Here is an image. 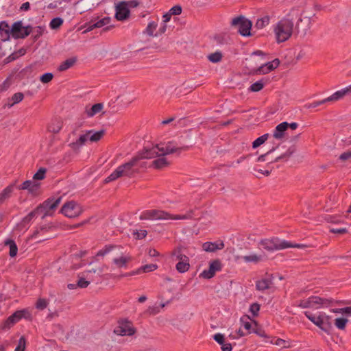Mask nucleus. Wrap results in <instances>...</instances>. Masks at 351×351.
Here are the masks:
<instances>
[{
  "label": "nucleus",
  "mask_w": 351,
  "mask_h": 351,
  "mask_svg": "<svg viewBox=\"0 0 351 351\" xmlns=\"http://www.w3.org/2000/svg\"><path fill=\"white\" fill-rule=\"evenodd\" d=\"M12 36L14 39H23L28 36L32 32V26L23 25L21 21L14 22L11 27Z\"/></svg>",
  "instance_id": "nucleus-8"
},
{
  "label": "nucleus",
  "mask_w": 351,
  "mask_h": 351,
  "mask_svg": "<svg viewBox=\"0 0 351 351\" xmlns=\"http://www.w3.org/2000/svg\"><path fill=\"white\" fill-rule=\"evenodd\" d=\"M40 184L34 181L27 191L33 196H36L40 194Z\"/></svg>",
  "instance_id": "nucleus-45"
},
{
  "label": "nucleus",
  "mask_w": 351,
  "mask_h": 351,
  "mask_svg": "<svg viewBox=\"0 0 351 351\" xmlns=\"http://www.w3.org/2000/svg\"><path fill=\"white\" fill-rule=\"evenodd\" d=\"M139 161L138 158L134 156L128 162L119 166L109 176H108L104 180L105 183L114 181L122 176L133 178L136 173H139V169L137 168L138 162Z\"/></svg>",
  "instance_id": "nucleus-1"
},
{
  "label": "nucleus",
  "mask_w": 351,
  "mask_h": 351,
  "mask_svg": "<svg viewBox=\"0 0 351 351\" xmlns=\"http://www.w3.org/2000/svg\"><path fill=\"white\" fill-rule=\"evenodd\" d=\"M184 249L185 248L182 245L176 247L172 251L171 256H175L176 259L178 261H186V259H189V257L183 252Z\"/></svg>",
  "instance_id": "nucleus-27"
},
{
  "label": "nucleus",
  "mask_w": 351,
  "mask_h": 351,
  "mask_svg": "<svg viewBox=\"0 0 351 351\" xmlns=\"http://www.w3.org/2000/svg\"><path fill=\"white\" fill-rule=\"evenodd\" d=\"M269 137V134L267 133V134H265L261 136L260 137L257 138L256 140H254L252 142V148L253 149L258 148V147H260L261 145L264 144L268 140Z\"/></svg>",
  "instance_id": "nucleus-37"
},
{
  "label": "nucleus",
  "mask_w": 351,
  "mask_h": 351,
  "mask_svg": "<svg viewBox=\"0 0 351 351\" xmlns=\"http://www.w3.org/2000/svg\"><path fill=\"white\" fill-rule=\"evenodd\" d=\"M347 322L348 319L344 317H339L335 319V325L340 330L345 329Z\"/></svg>",
  "instance_id": "nucleus-48"
},
{
  "label": "nucleus",
  "mask_w": 351,
  "mask_h": 351,
  "mask_svg": "<svg viewBox=\"0 0 351 351\" xmlns=\"http://www.w3.org/2000/svg\"><path fill=\"white\" fill-rule=\"evenodd\" d=\"M214 40L217 45H223L228 44V39L224 35L218 34L214 37Z\"/></svg>",
  "instance_id": "nucleus-51"
},
{
  "label": "nucleus",
  "mask_w": 351,
  "mask_h": 351,
  "mask_svg": "<svg viewBox=\"0 0 351 351\" xmlns=\"http://www.w3.org/2000/svg\"><path fill=\"white\" fill-rule=\"evenodd\" d=\"M82 212L81 207L74 201L66 202L60 209V213L69 218L78 217Z\"/></svg>",
  "instance_id": "nucleus-10"
},
{
  "label": "nucleus",
  "mask_w": 351,
  "mask_h": 351,
  "mask_svg": "<svg viewBox=\"0 0 351 351\" xmlns=\"http://www.w3.org/2000/svg\"><path fill=\"white\" fill-rule=\"evenodd\" d=\"M135 156L138 158L139 160L161 156L160 144H156L152 147L145 146L143 149L138 151Z\"/></svg>",
  "instance_id": "nucleus-9"
},
{
  "label": "nucleus",
  "mask_w": 351,
  "mask_h": 351,
  "mask_svg": "<svg viewBox=\"0 0 351 351\" xmlns=\"http://www.w3.org/2000/svg\"><path fill=\"white\" fill-rule=\"evenodd\" d=\"M92 135L88 136V138L91 142H97L99 141L105 134V130H101L99 131L92 132Z\"/></svg>",
  "instance_id": "nucleus-46"
},
{
  "label": "nucleus",
  "mask_w": 351,
  "mask_h": 351,
  "mask_svg": "<svg viewBox=\"0 0 351 351\" xmlns=\"http://www.w3.org/2000/svg\"><path fill=\"white\" fill-rule=\"evenodd\" d=\"M132 260L130 256H121L119 258H114L112 260L118 268L127 267L128 263Z\"/></svg>",
  "instance_id": "nucleus-33"
},
{
  "label": "nucleus",
  "mask_w": 351,
  "mask_h": 351,
  "mask_svg": "<svg viewBox=\"0 0 351 351\" xmlns=\"http://www.w3.org/2000/svg\"><path fill=\"white\" fill-rule=\"evenodd\" d=\"M280 63V62L278 58H276L271 62H268L265 63V64L267 67L266 69H267V72L269 73V72L274 71L275 69H276L279 66Z\"/></svg>",
  "instance_id": "nucleus-47"
},
{
  "label": "nucleus",
  "mask_w": 351,
  "mask_h": 351,
  "mask_svg": "<svg viewBox=\"0 0 351 351\" xmlns=\"http://www.w3.org/2000/svg\"><path fill=\"white\" fill-rule=\"evenodd\" d=\"M119 245L108 244L106 245L104 247L99 250L96 254L97 256H104L114 249L119 247Z\"/></svg>",
  "instance_id": "nucleus-35"
},
{
  "label": "nucleus",
  "mask_w": 351,
  "mask_h": 351,
  "mask_svg": "<svg viewBox=\"0 0 351 351\" xmlns=\"http://www.w3.org/2000/svg\"><path fill=\"white\" fill-rule=\"evenodd\" d=\"M130 15V11L128 8L126 1H121L115 6V19L119 21L127 20Z\"/></svg>",
  "instance_id": "nucleus-12"
},
{
  "label": "nucleus",
  "mask_w": 351,
  "mask_h": 351,
  "mask_svg": "<svg viewBox=\"0 0 351 351\" xmlns=\"http://www.w3.org/2000/svg\"><path fill=\"white\" fill-rule=\"evenodd\" d=\"M189 146L176 147L174 146H172L171 143H169L166 145L165 147L160 145V155H161V156H165V155L171 154H173V153H176V152L180 153V152H182V151H186V150L189 149Z\"/></svg>",
  "instance_id": "nucleus-16"
},
{
  "label": "nucleus",
  "mask_w": 351,
  "mask_h": 351,
  "mask_svg": "<svg viewBox=\"0 0 351 351\" xmlns=\"http://www.w3.org/2000/svg\"><path fill=\"white\" fill-rule=\"evenodd\" d=\"M104 108V105L102 103H97L93 105L91 107H88V106L85 108L84 112L86 114L88 117H92L100 112Z\"/></svg>",
  "instance_id": "nucleus-24"
},
{
  "label": "nucleus",
  "mask_w": 351,
  "mask_h": 351,
  "mask_svg": "<svg viewBox=\"0 0 351 351\" xmlns=\"http://www.w3.org/2000/svg\"><path fill=\"white\" fill-rule=\"evenodd\" d=\"M45 31V28L42 26H36L35 27H32V40L34 42H36L40 36H43Z\"/></svg>",
  "instance_id": "nucleus-39"
},
{
  "label": "nucleus",
  "mask_w": 351,
  "mask_h": 351,
  "mask_svg": "<svg viewBox=\"0 0 351 351\" xmlns=\"http://www.w3.org/2000/svg\"><path fill=\"white\" fill-rule=\"evenodd\" d=\"M26 348V339L24 336L20 337L18 345L14 351H25Z\"/></svg>",
  "instance_id": "nucleus-52"
},
{
  "label": "nucleus",
  "mask_w": 351,
  "mask_h": 351,
  "mask_svg": "<svg viewBox=\"0 0 351 351\" xmlns=\"http://www.w3.org/2000/svg\"><path fill=\"white\" fill-rule=\"evenodd\" d=\"M53 228V226L51 223H49V224H45V225H42V226H38V227H36V230L34 231V232H33V234L32 235V238H36L37 237V235L40 232H48L49 230H50Z\"/></svg>",
  "instance_id": "nucleus-40"
},
{
  "label": "nucleus",
  "mask_w": 351,
  "mask_h": 351,
  "mask_svg": "<svg viewBox=\"0 0 351 351\" xmlns=\"http://www.w3.org/2000/svg\"><path fill=\"white\" fill-rule=\"evenodd\" d=\"M38 215H39L38 214L37 211L34 208L29 214H27L25 217H24L20 222H19L16 224V230L21 231L23 229L28 228L32 219L34 218L38 217Z\"/></svg>",
  "instance_id": "nucleus-14"
},
{
  "label": "nucleus",
  "mask_w": 351,
  "mask_h": 351,
  "mask_svg": "<svg viewBox=\"0 0 351 351\" xmlns=\"http://www.w3.org/2000/svg\"><path fill=\"white\" fill-rule=\"evenodd\" d=\"M272 284L271 278L262 279L256 281V288L258 291H265L270 288V285Z\"/></svg>",
  "instance_id": "nucleus-29"
},
{
  "label": "nucleus",
  "mask_w": 351,
  "mask_h": 351,
  "mask_svg": "<svg viewBox=\"0 0 351 351\" xmlns=\"http://www.w3.org/2000/svg\"><path fill=\"white\" fill-rule=\"evenodd\" d=\"M279 145H278L276 147H272L271 149H270L267 152H266L265 154H262L261 156H259L257 159H256V162H264L266 160V157L271 154L272 152H274L278 147Z\"/></svg>",
  "instance_id": "nucleus-56"
},
{
  "label": "nucleus",
  "mask_w": 351,
  "mask_h": 351,
  "mask_svg": "<svg viewBox=\"0 0 351 351\" xmlns=\"http://www.w3.org/2000/svg\"><path fill=\"white\" fill-rule=\"evenodd\" d=\"M103 0H99L97 3L93 2L91 0H84L80 3L81 11L80 14L84 12L93 10L97 6H98Z\"/></svg>",
  "instance_id": "nucleus-22"
},
{
  "label": "nucleus",
  "mask_w": 351,
  "mask_h": 351,
  "mask_svg": "<svg viewBox=\"0 0 351 351\" xmlns=\"http://www.w3.org/2000/svg\"><path fill=\"white\" fill-rule=\"evenodd\" d=\"M23 97L24 95L22 93H14L11 98V101H12V103L10 104V106H12L14 104L19 103L23 100Z\"/></svg>",
  "instance_id": "nucleus-54"
},
{
  "label": "nucleus",
  "mask_w": 351,
  "mask_h": 351,
  "mask_svg": "<svg viewBox=\"0 0 351 351\" xmlns=\"http://www.w3.org/2000/svg\"><path fill=\"white\" fill-rule=\"evenodd\" d=\"M47 169L45 168H40L37 172L34 175L33 179L35 180H41L45 178Z\"/></svg>",
  "instance_id": "nucleus-49"
},
{
  "label": "nucleus",
  "mask_w": 351,
  "mask_h": 351,
  "mask_svg": "<svg viewBox=\"0 0 351 351\" xmlns=\"http://www.w3.org/2000/svg\"><path fill=\"white\" fill-rule=\"evenodd\" d=\"M93 132V130H88L86 134L81 135L75 142L71 143L69 147L74 151L78 150L85 144L88 138V136Z\"/></svg>",
  "instance_id": "nucleus-18"
},
{
  "label": "nucleus",
  "mask_w": 351,
  "mask_h": 351,
  "mask_svg": "<svg viewBox=\"0 0 351 351\" xmlns=\"http://www.w3.org/2000/svg\"><path fill=\"white\" fill-rule=\"evenodd\" d=\"M62 128V122L60 119L53 120L48 126V130L53 134L58 133Z\"/></svg>",
  "instance_id": "nucleus-28"
},
{
  "label": "nucleus",
  "mask_w": 351,
  "mask_h": 351,
  "mask_svg": "<svg viewBox=\"0 0 351 351\" xmlns=\"http://www.w3.org/2000/svg\"><path fill=\"white\" fill-rule=\"evenodd\" d=\"M14 184H10L0 193V204L4 202L5 200L11 196V194L14 191Z\"/></svg>",
  "instance_id": "nucleus-30"
},
{
  "label": "nucleus",
  "mask_w": 351,
  "mask_h": 351,
  "mask_svg": "<svg viewBox=\"0 0 351 351\" xmlns=\"http://www.w3.org/2000/svg\"><path fill=\"white\" fill-rule=\"evenodd\" d=\"M182 8L181 5H176L172 7L169 12L171 13V15H180L182 13Z\"/></svg>",
  "instance_id": "nucleus-64"
},
{
  "label": "nucleus",
  "mask_w": 351,
  "mask_h": 351,
  "mask_svg": "<svg viewBox=\"0 0 351 351\" xmlns=\"http://www.w3.org/2000/svg\"><path fill=\"white\" fill-rule=\"evenodd\" d=\"M231 25L238 29V32L243 36H250V31L252 27V23L250 20L240 15L234 18L231 21Z\"/></svg>",
  "instance_id": "nucleus-7"
},
{
  "label": "nucleus",
  "mask_w": 351,
  "mask_h": 351,
  "mask_svg": "<svg viewBox=\"0 0 351 351\" xmlns=\"http://www.w3.org/2000/svg\"><path fill=\"white\" fill-rule=\"evenodd\" d=\"M90 285V281L86 280L85 278H80L77 282V286L79 288H86Z\"/></svg>",
  "instance_id": "nucleus-63"
},
{
  "label": "nucleus",
  "mask_w": 351,
  "mask_h": 351,
  "mask_svg": "<svg viewBox=\"0 0 351 351\" xmlns=\"http://www.w3.org/2000/svg\"><path fill=\"white\" fill-rule=\"evenodd\" d=\"M260 308H261L260 304L255 302L250 305V311L253 315V316L256 317L258 315Z\"/></svg>",
  "instance_id": "nucleus-57"
},
{
  "label": "nucleus",
  "mask_w": 351,
  "mask_h": 351,
  "mask_svg": "<svg viewBox=\"0 0 351 351\" xmlns=\"http://www.w3.org/2000/svg\"><path fill=\"white\" fill-rule=\"evenodd\" d=\"M0 34L4 41L8 40L12 35L11 27L5 21L0 22Z\"/></svg>",
  "instance_id": "nucleus-23"
},
{
  "label": "nucleus",
  "mask_w": 351,
  "mask_h": 351,
  "mask_svg": "<svg viewBox=\"0 0 351 351\" xmlns=\"http://www.w3.org/2000/svg\"><path fill=\"white\" fill-rule=\"evenodd\" d=\"M147 234V232L145 230H141L140 231L136 230L134 232L133 235L136 239H143Z\"/></svg>",
  "instance_id": "nucleus-60"
},
{
  "label": "nucleus",
  "mask_w": 351,
  "mask_h": 351,
  "mask_svg": "<svg viewBox=\"0 0 351 351\" xmlns=\"http://www.w3.org/2000/svg\"><path fill=\"white\" fill-rule=\"evenodd\" d=\"M77 62L76 57H72L71 58H68L66 60L63 61L58 67V71H64L69 68L72 67L75 63Z\"/></svg>",
  "instance_id": "nucleus-32"
},
{
  "label": "nucleus",
  "mask_w": 351,
  "mask_h": 351,
  "mask_svg": "<svg viewBox=\"0 0 351 351\" xmlns=\"http://www.w3.org/2000/svg\"><path fill=\"white\" fill-rule=\"evenodd\" d=\"M189 267V259H186V261H179L176 265L177 271L180 273H184L187 271Z\"/></svg>",
  "instance_id": "nucleus-36"
},
{
  "label": "nucleus",
  "mask_w": 351,
  "mask_h": 351,
  "mask_svg": "<svg viewBox=\"0 0 351 351\" xmlns=\"http://www.w3.org/2000/svg\"><path fill=\"white\" fill-rule=\"evenodd\" d=\"M267 80L264 79H261L256 82L253 83L249 88V90L252 92H258L261 90L266 82Z\"/></svg>",
  "instance_id": "nucleus-38"
},
{
  "label": "nucleus",
  "mask_w": 351,
  "mask_h": 351,
  "mask_svg": "<svg viewBox=\"0 0 351 351\" xmlns=\"http://www.w3.org/2000/svg\"><path fill=\"white\" fill-rule=\"evenodd\" d=\"M141 273H147L156 270L158 268L156 264H147L140 267Z\"/></svg>",
  "instance_id": "nucleus-53"
},
{
  "label": "nucleus",
  "mask_w": 351,
  "mask_h": 351,
  "mask_svg": "<svg viewBox=\"0 0 351 351\" xmlns=\"http://www.w3.org/2000/svg\"><path fill=\"white\" fill-rule=\"evenodd\" d=\"M259 243L264 249L268 251L280 250L289 247L302 248L304 247L302 244H293L287 241L281 240L278 237L262 239Z\"/></svg>",
  "instance_id": "nucleus-4"
},
{
  "label": "nucleus",
  "mask_w": 351,
  "mask_h": 351,
  "mask_svg": "<svg viewBox=\"0 0 351 351\" xmlns=\"http://www.w3.org/2000/svg\"><path fill=\"white\" fill-rule=\"evenodd\" d=\"M304 315L315 325L326 332L329 333L332 328V325L330 322V317L329 316L326 315L323 313H320L318 316H315L309 311H305Z\"/></svg>",
  "instance_id": "nucleus-6"
},
{
  "label": "nucleus",
  "mask_w": 351,
  "mask_h": 351,
  "mask_svg": "<svg viewBox=\"0 0 351 351\" xmlns=\"http://www.w3.org/2000/svg\"><path fill=\"white\" fill-rule=\"evenodd\" d=\"M223 58V54L220 51H216L215 53H210L208 56V59L210 62L213 63H218L221 62Z\"/></svg>",
  "instance_id": "nucleus-43"
},
{
  "label": "nucleus",
  "mask_w": 351,
  "mask_h": 351,
  "mask_svg": "<svg viewBox=\"0 0 351 351\" xmlns=\"http://www.w3.org/2000/svg\"><path fill=\"white\" fill-rule=\"evenodd\" d=\"M209 268L215 274L217 271H219L222 269V264L219 259H215L209 263Z\"/></svg>",
  "instance_id": "nucleus-41"
},
{
  "label": "nucleus",
  "mask_w": 351,
  "mask_h": 351,
  "mask_svg": "<svg viewBox=\"0 0 351 351\" xmlns=\"http://www.w3.org/2000/svg\"><path fill=\"white\" fill-rule=\"evenodd\" d=\"M193 210H190L185 215H171L160 210H147L140 215L141 220L154 219H190L193 218Z\"/></svg>",
  "instance_id": "nucleus-3"
},
{
  "label": "nucleus",
  "mask_w": 351,
  "mask_h": 351,
  "mask_svg": "<svg viewBox=\"0 0 351 351\" xmlns=\"http://www.w3.org/2000/svg\"><path fill=\"white\" fill-rule=\"evenodd\" d=\"M351 93V85L341 89L340 90L336 91L332 95L326 98L327 102L330 101H335L343 98L346 95Z\"/></svg>",
  "instance_id": "nucleus-20"
},
{
  "label": "nucleus",
  "mask_w": 351,
  "mask_h": 351,
  "mask_svg": "<svg viewBox=\"0 0 351 351\" xmlns=\"http://www.w3.org/2000/svg\"><path fill=\"white\" fill-rule=\"evenodd\" d=\"M263 255L250 254L247 256H242L238 258H241L245 263H258L263 260Z\"/></svg>",
  "instance_id": "nucleus-31"
},
{
  "label": "nucleus",
  "mask_w": 351,
  "mask_h": 351,
  "mask_svg": "<svg viewBox=\"0 0 351 351\" xmlns=\"http://www.w3.org/2000/svg\"><path fill=\"white\" fill-rule=\"evenodd\" d=\"M63 23L64 21L62 18L56 17L50 21L49 27L51 29H58L62 26Z\"/></svg>",
  "instance_id": "nucleus-44"
},
{
  "label": "nucleus",
  "mask_w": 351,
  "mask_h": 351,
  "mask_svg": "<svg viewBox=\"0 0 351 351\" xmlns=\"http://www.w3.org/2000/svg\"><path fill=\"white\" fill-rule=\"evenodd\" d=\"M311 308H320L330 306L332 302V299H328L322 298L317 295H312L309 297Z\"/></svg>",
  "instance_id": "nucleus-13"
},
{
  "label": "nucleus",
  "mask_w": 351,
  "mask_h": 351,
  "mask_svg": "<svg viewBox=\"0 0 351 351\" xmlns=\"http://www.w3.org/2000/svg\"><path fill=\"white\" fill-rule=\"evenodd\" d=\"M53 78V75L51 73H45L40 77V80L44 84L49 83Z\"/></svg>",
  "instance_id": "nucleus-55"
},
{
  "label": "nucleus",
  "mask_w": 351,
  "mask_h": 351,
  "mask_svg": "<svg viewBox=\"0 0 351 351\" xmlns=\"http://www.w3.org/2000/svg\"><path fill=\"white\" fill-rule=\"evenodd\" d=\"M110 21H111V19L109 16H106V17L99 20L97 22H93V21L92 20L91 21L86 23L84 25V27H86V29L83 32V33L88 32L95 28L102 27L109 24L110 23Z\"/></svg>",
  "instance_id": "nucleus-15"
},
{
  "label": "nucleus",
  "mask_w": 351,
  "mask_h": 351,
  "mask_svg": "<svg viewBox=\"0 0 351 351\" xmlns=\"http://www.w3.org/2000/svg\"><path fill=\"white\" fill-rule=\"evenodd\" d=\"M4 245L9 246L10 252L9 255L10 257H15L17 254L18 247L15 241L12 239H8L4 241Z\"/></svg>",
  "instance_id": "nucleus-34"
},
{
  "label": "nucleus",
  "mask_w": 351,
  "mask_h": 351,
  "mask_svg": "<svg viewBox=\"0 0 351 351\" xmlns=\"http://www.w3.org/2000/svg\"><path fill=\"white\" fill-rule=\"evenodd\" d=\"M47 306V302L44 298H39L36 303V307L38 309L43 310Z\"/></svg>",
  "instance_id": "nucleus-59"
},
{
  "label": "nucleus",
  "mask_w": 351,
  "mask_h": 351,
  "mask_svg": "<svg viewBox=\"0 0 351 351\" xmlns=\"http://www.w3.org/2000/svg\"><path fill=\"white\" fill-rule=\"evenodd\" d=\"M287 130V124L282 122L276 126L272 136L277 140H282L285 137Z\"/></svg>",
  "instance_id": "nucleus-21"
},
{
  "label": "nucleus",
  "mask_w": 351,
  "mask_h": 351,
  "mask_svg": "<svg viewBox=\"0 0 351 351\" xmlns=\"http://www.w3.org/2000/svg\"><path fill=\"white\" fill-rule=\"evenodd\" d=\"M19 312L21 313L22 318H24L27 320H32V317L30 311L27 308H23L22 310H19Z\"/></svg>",
  "instance_id": "nucleus-61"
},
{
  "label": "nucleus",
  "mask_w": 351,
  "mask_h": 351,
  "mask_svg": "<svg viewBox=\"0 0 351 351\" xmlns=\"http://www.w3.org/2000/svg\"><path fill=\"white\" fill-rule=\"evenodd\" d=\"M296 152V147L295 145H291L290 146L287 150L282 154L281 155L278 156V157H276L273 161L271 162V163L272 162H279L280 160H284V161H287L289 160V158Z\"/></svg>",
  "instance_id": "nucleus-25"
},
{
  "label": "nucleus",
  "mask_w": 351,
  "mask_h": 351,
  "mask_svg": "<svg viewBox=\"0 0 351 351\" xmlns=\"http://www.w3.org/2000/svg\"><path fill=\"white\" fill-rule=\"evenodd\" d=\"M291 14L287 17L280 20L274 27V33L278 43H284L288 40L294 32V23L290 19Z\"/></svg>",
  "instance_id": "nucleus-2"
},
{
  "label": "nucleus",
  "mask_w": 351,
  "mask_h": 351,
  "mask_svg": "<svg viewBox=\"0 0 351 351\" xmlns=\"http://www.w3.org/2000/svg\"><path fill=\"white\" fill-rule=\"evenodd\" d=\"M136 330L133 326L132 322L128 319H122L119 322V326H117L114 332L121 336H132L136 332Z\"/></svg>",
  "instance_id": "nucleus-11"
},
{
  "label": "nucleus",
  "mask_w": 351,
  "mask_h": 351,
  "mask_svg": "<svg viewBox=\"0 0 351 351\" xmlns=\"http://www.w3.org/2000/svg\"><path fill=\"white\" fill-rule=\"evenodd\" d=\"M158 25L156 22H149L145 29V32L149 36H154V32L156 30Z\"/></svg>",
  "instance_id": "nucleus-50"
},
{
  "label": "nucleus",
  "mask_w": 351,
  "mask_h": 351,
  "mask_svg": "<svg viewBox=\"0 0 351 351\" xmlns=\"http://www.w3.org/2000/svg\"><path fill=\"white\" fill-rule=\"evenodd\" d=\"M302 14L298 19L295 26L294 27V32L295 34H301L303 36L306 34V32L310 28L311 20L308 19V21L305 24H302L303 20L302 19Z\"/></svg>",
  "instance_id": "nucleus-17"
},
{
  "label": "nucleus",
  "mask_w": 351,
  "mask_h": 351,
  "mask_svg": "<svg viewBox=\"0 0 351 351\" xmlns=\"http://www.w3.org/2000/svg\"><path fill=\"white\" fill-rule=\"evenodd\" d=\"M159 158L154 160L151 165L150 167H154L156 169H162L165 167H168L170 165V162L167 160L166 158L164 156H158Z\"/></svg>",
  "instance_id": "nucleus-26"
},
{
  "label": "nucleus",
  "mask_w": 351,
  "mask_h": 351,
  "mask_svg": "<svg viewBox=\"0 0 351 351\" xmlns=\"http://www.w3.org/2000/svg\"><path fill=\"white\" fill-rule=\"evenodd\" d=\"M15 322L13 318H12L11 315L9 316L4 322L3 323V329H6V328H10V327H12V326H14L15 324Z\"/></svg>",
  "instance_id": "nucleus-62"
},
{
  "label": "nucleus",
  "mask_w": 351,
  "mask_h": 351,
  "mask_svg": "<svg viewBox=\"0 0 351 351\" xmlns=\"http://www.w3.org/2000/svg\"><path fill=\"white\" fill-rule=\"evenodd\" d=\"M269 23V17L268 16H265L261 19H258L254 25V27L260 29L265 27Z\"/></svg>",
  "instance_id": "nucleus-42"
},
{
  "label": "nucleus",
  "mask_w": 351,
  "mask_h": 351,
  "mask_svg": "<svg viewBox=\"0 0 351 351\" xmlns=\"http://www.w3.org/2000/svg\"><path fill=\"white\" fill-rule=\"evenodd\" d=\"M61 199V197L58 198L51 197L40 204L35 209L39 215H42L41 218L43 219L47 216H51L53 215V211L58 206Z\"/></svg>",
  "instance_id": "nucleus-5"
},
{
  "label": "nucleus",
  "mask_w": 351,
  "mask_h": 351,
  "mask_svg": "<svg viewBox=\"0 0 351 351\" xmlns=\"http://www.w3.org/2000/svg\"><path fill=\"white\" fill-rule=\"evenodd\" d=\"M215 274L211 271L210 268L208 269L204 270L199 275V277H202L205 279H210L214 277Z\"/></svg>",
  "instance_id": "nucleus-58"
},
{
  "label": "nucleus",
  "mask_w": 351,
  "mask_h": 351,
  "mask_svg": "<svg viewBox=\"0 0 351 351\" xmlns=\"http://www.w3.org/2000/svg\"><path fill=\"white\" fill-rule=\"evenodd\" d=\"M224 246V243L221 241L218 242L207 241L202 244V249L207 252H215L218 250H222Z\"/></svg>",
  "instance_id": "nucleus-19"
}]
</instances>
